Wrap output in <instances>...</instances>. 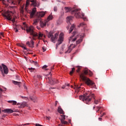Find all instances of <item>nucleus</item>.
Wrapping results in <instances>:
<instances>
[{
    "label": "nucleus",
    "mask_w": 126,
    "mask_h": 126,
    "mask_svg": "<svg viewBox=\"0 0 126 126\" xmlns=\"http://www.w3.org/2000/svg\"><path fill=\"white\" fill-rule=\"evenodd\" d=\"M7 2H11V4H14V5L20 4L21 2V0H14L13 1H11L9 0H7Z\"/></svg>",
    "instance_id": "13"
},
{
    "label": "nucleus",
    "mask_w": 126,
    "mask_h": 126,
    "mask_svg": "<svg viewBox=\"0 0 126 126\" xmlns=\"http://www.w3.org/2000/svg\"><path fill=\"white\" fill-rule=\"evenodd\" d=\"M65 12H71V14H74L76 18H83L84 21H87V18L84 17V13L80 12V9L72 10L71 8L65 7L64 8Z\"/></svg>",
    "instance_id": "2"
},
{
    "label": "nucleus",
    "mask_w": 126,
    "mask_h": 126,
    "mask_svg": "<svg viewBox=\"0 0 126 126\" xmlns=\"http://www.w3.org/2000/svg\"><path fill=\"white\" fill-rule=\"evenodd\" d=\"M12 82L15 85H19L21 83V82H17V81H13Z\"/></svg>",
    "instance_id": "29"
},
{
    "label": "nucleus",
    "mask_w": 126,
    "mask_h": 126,
    "mask_svg": "<svg viewBox=\"0 0 126 126\" xmlns=\"http://www.w3.org/2000/svg\"><path fill=\"white\" fill-rule=\"evenodd\" d=\"M67 23H70L72 20V17H67Z\"/></svg>",
    "instance_id": "23"
},
{
    "label": "nucleus",
    "mask_w": 126,
    "mask_h": 126,
    "mask_svg": "<svg viewBox=\"0 0 126 126\" xmlns=\"http://www.w3.org/2000/svg\"><path fill=\"white\" fill-rule=\"evenodd\" d=\"M53 18H54V17H53V16L49 15L47 18V20H48V21H50V20H52Z\"/></svg>",
    "instance_id": "33"
},
{
    "label": "nucleus",
    "mask_w": 126,
    "mask_h": 126,
    "mask_svg": "<svg viewBox=\"0 0 126 126\" xmlns=\"http://www.w3.org/2000/svg\"><path fill=\"white\" fill-rule=\"evenodd\" d=\"M74 70H75V68H72L71 71H70V75H72V74L74 72Z\"/></svg>",
    "instance_id": "34"
},
{
    "label": "nucleus",
    "mask_w": 126,
    "mask_h": 126,
    "mask_svg": "<svg viewBox=\"0 0 126 126\" xmlns=\"http://www.w3.org/2000/svg\"><path fill=\"white\" fill-rule=\"evenodd\" d=\"M2 66L0 65V71L1 72V74L3 77L5 76L4 74H7L8 73V68L6 65H4V64H2ZM2 68L3 70H2Z\"/></svg>",
    "instance_id": "8"
},
{
    "label": "nucleus",
    "mask_w": 126,
    "mask_h": 126,
    "mask_svg": "<svg viewBox=\"0 0 126 126\" xmlns=\"http://www.w3.org/2000/svg\"><path fill=\"white\" fill-rule=\"evenodd\" d=\"M73 44H71L69 47L68 48L67 50H66V51L65 52V54H67V53H70V52H71V51H72L73 49H74V48H75V45H74L73 46Z\"/></svg>",
    "instance_id": "11"
},
{
    "label": "nucleus",
    "mask_w": 126,
    "mask_h": 126,
    "mask_svg": "<svg viewBox=\"0 0 126 126\" xmlns=\"http://www.w3.org/2000/svg\"><path fill=\"white\" fill-rule=\"evenodd\" d=\"M26 45L29 47V48H34V41L33 40H31V41H27Z\"/></svg>",
    "instance_id": "15"
},
{
    "label": "nucleus",
    "mask_w": 126,
    "mask_h": 126,
    "mask_svg": "<svg viewBox=\"0 0 126 126\" xmlns=\"http://www.w3.org/2000/svg\"><path fill=\"white\" fill-rule=\"evenodd\" d=\"M24 87L25 89H27V88L26 87V86H25V85H24Z\"/></svg>",
    "instance_id": "52"
},
{
    "label": "nucleus",
    "mask_w": 126,
    "mask_h": 126,
    "mask_svg": "<svg viewBox=\"0 0 126 126\" xmlns=\"http://www.w3.org/2000/svg\"><path fill=\"white\" fill-rule=\"evenodd\" d=\"M26 31L27 33H30L31 35H32L33 37H38L39 40L41 39L43 37V36H44V34L41 33V32H39L38 34L34 32V27L33 26L28 27Z\"/></svg>",
    "instance_id": "3"
},
{
    "label": "nucleus",
    "mask_w": 126,
    "mask_h": 126,
    "mask_svg": "<svg viewBox=\"0 0 126 126\" xmlns=\"http://www.w3.org/2000/svg\"><path fill=\"white\" fill-rule=\"evenodd\" d=\"M74 89H76V90H79V89H80V86L76 85H75Z\"/></svg>",
    "instance_id": "35"
},
{
    "label": "nucleus",
    "mask_w": 126,
    "mask_h": 126,
    "mask_svg": "<svg viewBox=\"0 0 126 126\" xmlns=\"http://www.w3.org/2000/svg\"><path fill=\"white\" fill-rule=\"evenodd\" d=\"M54 11H55L56 12H57V11H58V7H54Z\"/></svg>",
    "instance_id": "42"
},
{
    "label": "nucleus",
    "mask_w": 126,
    "mask_h": 126,
    "mask_svg": "<svg viewBox=\"0 0 126 126\" xmlns=\"http://www.w3.org/2000/svg\"><path fill=\"white\" fill-rule=\"evenodd\" d=\"M33 64H34V65H38V62H34L33 63Z\"/></svg>",
    "instance_id": "46"
},
{
    "label": "nucleus",
    "mask_w": 126,
    "mask_h": 126,
    "mask_svg": "<svg viewBox=\"0 0 126 126\" xmlns=\"http://www.w3.org/2000/svg\"><path fill=\"white\" fill-rule=\"evenodd\" d=\"M40 20H41L40 19V18H38L37 17L36 19L33 21V24H34V25H36V24H37V23H38V22H39V21Z\"/></svg>",
    "instance_id": "22"
},
{
    "label": "nucleus",
    "mask_w": 126,
    "mask_h": 126,
    "mask_svg": "<svg viewBox=\"0 0 126 126\" xmlns=\"http://www.w3.org/2000/svg\"><path fill=\"white\" fill-rule=\"evenodd\" d=\"M98 120H99V121H101V120H102V118H98Z\"/></svg>",
    "instance_id": "57"
},
{
    "label": "nucleus",
    "mask_w": 126,
    "mask_h": 126,
    "mask_svg": "<svg viewBox=\"0 0 126 126\" xmlns=\"http://www.w3.org/2000/svg\"><path fill=\"white\" fill-rule=\"evenodd\" d=\"M79 99L82 100L84 103L87 104V105H89L90 104V101H91V98L90 97V94L85 93L83 95H80Z\"/></svg>",
    "instance_id": "5"
},
{
    "label": "nucleus",
    "mask_w": 126,
    "mask_h": 126,
    "mask_svg": "<svg viewBox=\"0 0 126 126\" xmlns=\"http://www.w3.org/2000/svg\"><path fill=\"white\" fill-rule=\"evenodd\" d=\"M78 27H83V28H85V27H86V24H85V23H81L79 25Z\"/></svg>",
    "instance_id": "24"
},
{
    "label": "nucleus",
    "mask_w": 126,
    "mask_h": 126,
    "mask_svg": "<svg viewBox=\"0 0 126 126\" xmlns=\"http://www.w3.org/2000/svg\"><path fill=\"white\" fill-rule=\"evenodd\" d=\"M46 79L51 85H55V84H57V83H59V81L56 79H52L51 77H48Z\"/></svg>",
    "instance_id": "9"
},
{
    "label": "nucleus",
    "mask_w": 126,
    "mask_h": 126,
    "mask_svg": "<svg viewBox=\"0 0 126 126\" xmlns=\"http://www.w3.org/2000/svg\"><path fill=\"white\" fill-rule=\"evenodd\" d=\"M47 67H48V66H47L46 65H44L42 67V68H43V69H45V68H47Z\"/></svg>",
    "instance_id": "45"
},
{
    "label": "nucleus",
    "mask_w": 126,
    "mask_h": 126,
    "mask_svg": "<svg viewBox=\"0 0 126 126\" xmlns=\"http://www.w3.org/2000/svg\"><path fill=\"white\" fill-rule=\"evenodd\" d=\"M0 35L3 37V32H0Z\"/></svg>",
    "instance_id": "49"
},
{
    "label": "nucleus",
    "mask_w": 126,
    "mask_h": 126,
    "mask_svg": "<svg viewBox=\"0 0 126 126\" xmlns=\"http://www.w3.org/2000/svg\"><path fill=\"white\" fill-rule=\"evenodd\" d=\"M31 3V6H37V7H39L40 6V3L39 2H37V0H27L26 7H27L29 4Z\"/></svg>",
    "instance_id": "6"
},
{
    "label": "nucleus",
    "mask_w": 126,
    "mask_h": 126,
    "mask_svg": "<svg viewBox=\"0 0 126 126\" xmlns=\"http://www.w3.org/2000/svg\"><path fill=\"white\" fill-rule=\"evenodd\" d=\"M77 69L76 70V72L78 73H79V72H80V69H81L82 67H81L80 66H77Z\"/></svg>",
    "instance_id": "30"
},
{
    "label": "nucleus",
    "mask_w": 126,
    "mask_h": 126,
    "mask_svg": "<svg viewBox=\"0 0 126 126\" xmlns=\"http://www.w3.org/2000/svg\"><path fill=\"white\" fill-rule=\"evenodd\" d=\"M47 23H48V21H40V26L41 27V28H44L46 25H47Z\"/></svg>",
    "instance_id": "17"
},
{
    "label": "nucleus",
    "mask_w": 126,
    "mask_h": 126,
    "mask_svg": "<svg viewBox=\"0 0 126 126\" xmlns=\"http://www.w3.org/2000/svg\"><path fill=\"white\" fill-rule=\"evenodd\" d=\"M68 28H69V27H67V29L68 30Z\"/></svg>",
    "instance_id": "63"
},
{
    "label": "nucleus",
    "mask_w": 126,
    "mask_h": 126,
    "mask_svg": "<svg viewBox=\"0 0 126 126\" xmlns=\"http://www.w3.org/2000/svg\"><path fill=\"white\" fill-rule=\"evenodd\" d=\"M45 14H46V13H45V12L41 11L37 13L36 17H37L38 18H40V19L41 20V18L44 17V16H45Z\"/></svg>",
    "instance_id": "12"
},
{
    "label": "nucleus",
    "mask_w": 126,
    "mask_h": 126,
    "mask_svg": "<svg viewBox=\"0 0 126 126\" xmlns=\"http://www.w3.org/2000/svg\"><path fill=\"white\" fill-rule=\"evenodd\" d=\"M65 88V86H63L62 87L63 89H64Z\"/></svg>",
    "instance_id": "54"
},
{
    "label": "nucleus",
    "mask_w": 126,
    "mask_h": 126,
    "mask_svg": "<svg viewBox=\"0 0 126 126\" xmlns=\"http://www.w3.org/2000/svg\"><path fill=\"white\" fill-rule=\"evenodd\" d=\"M58 36L59 33H56L54 36V35H53V32H50L48 35V38H51V41L53 42V43H56V40L58 39Z\"/></svg>",
    "instance_id": "7"
},
{
    "label": "nucleus",
    "mask_w": 126,
    "mask_h": 126,
    "mask_svg": "<svg viewBox=\"0 0 126 126\" xmlns=\"http://www.w3.org/2000/svg\"><path fill=\"white\" fill-rule=\"evenodd\" d=\"M104 115H106V114L105 113H103L102 115L104 116Z\"/></svg>",
    "instance_id": "61"
},
{
    "label": "nucleus",
    "mask_w": 126,
    "mask_h": 126,
    "mask_svg": "<svg viewBox=\"0 0 126 126\" xmlns=\"http://www.w3.org/2000/svg\"><path fill=\"white\" fill-rule=\"evenodd\" d=\"M63 42V33H62L59 35V38L58 39V43L56 44V49H58L59 45H61Z\"/></svg>",
    "instance_id": "10"
},
{
    "label": "nucleus",
    "mask_w": 126,
    "mask_h": 126,
    "mask_svg": "<svg viewBox=\"0 0 126 126\" xmlns=\"http://www.w3.org/2000/svg\"><path fill=\"white\" fill-rule=\"evenodd\" d=\"M87 74H89L90 76H92L93 75V73L91 72L90 70L87 68H85L83 70L82 73L79 74L80 77L83 80V81H85L87 85L89 86L91 88L97 89L96 88V85H95V83L86 77V75H87Z\"/></svg>",
    "instance_id": "1"
},
{
    "label": "nucleus",
    "mask_w": 126,
    "mask_h": 126,
    "mask_svg": "<svg viewBox=\"0 0 126 126\" xmlns=\"http://www.w3.org/2000/svg\"><path fill=\"white\" fill-rule=\"evenodd\" d=\"M21 13L22 14H23V11L22 10H21Z\"/></svg>",
    "instance_id": "53"
},
{
    "label": "nucleus",
    "mask_w": 126,
    "mask_h": 126,
    "mask_svg": "<svg viewBox=\"0 0 126 126\" xmlns=\"http://www.w3.org/2000/svg\"><path fill=\"white\" fill-rule=\"evenodd\" d=\"M31 100H32V101H33V102H37V101H36V99H35V98L33 97H30Z\"/></svg>",
    "instance_id": "37"
},
{
    "label": "nucleus",
    "mask_w": 126,
    "mask_h": 126,
    "mask_svg": "<svg viewBox=\"0 0 126 126\" xmlns=\"http://www.w3.org/2000/svg\"><path fill=\"white\" fill-rule=\"evenodd\" d=\"M19 46L21 47V48H23V49H24L25 50H26V51H28V50L27 49V48L25 47V45L24 44H19Z\"/></svg>",
    "instance_id": "27"
},
{
    "label": "nucleus",
    "mask_w": 126,
    "mask_h": 126,
    "mask_svg": "<svg viewBox=\"0 0 126 126\" xmlns=\"http://www.w3.org/2000/svg\"><path fill=\"white\" fill-rule=\"evenodd\" d=\"M36 126H43L42 125H40L39 124H35Z\"/></svg>",
    "instance_id": "47"
},
{
    "label": "nucleus",
    "mask_w": 126,
    "mask_h": 126,
    "mask_svg": "<svg viewBox=\"0 0 126 126\" xmlns=\"http://www.w3.org/2000/svg\"><path fill=\"white\" fill-rule=\"evenodd\" d=\"M90 96L91 98H94V104H95V105H97V104H99V100H96L95 98V95L94 94H92V93H91L90 94Z\"/></svg>",
    "instance_id": "14"
},
{
    "label": "nucleus",
    "mask_w": 126,
    "mask_h": 126,
    "mask_svg": "<svg viewBox=\"0 0 126 126\" xmlns=\"http://www.w3.org/2000/svg\"><path fill=\"white\" fill-rule=\"evenodd\" d=\"M30 125V124H29V123H26V124H24L23 125H24V126H28V125Z\"/></svg>",
    "instance_id": "50"
},
{
    "label": "nucleus",
    "mask_w": 126,
    "mask_h": 126,
    "mask_svg": "<svg viewBox=\"0 0 126 126\" xmlns=\"http://www.w3.org/2000/svg\"><path fill=\"white\" fill-rule=\"evenodd\" d=\"M81 42H82V38L81 37L80 39H79L76 41V45H78V44H80Z\"/></svg>",
    "instance_id": "31"
},
{
    "label": "nucleus",
    "mask_w": 126,
    "mask_h": 126,
    "mask_svg": "<svg viewBox=\"0 0 126 126\" xmlns=\"http://www.w3.org/2000/svg\"><path fill=\"white\" fill-rule=\"evenodd\" d=\"M58 112L60 113V114H62V115H64V112H63V110L62 108L59 107L58 109Z\"/></svg>",
    "instance_id": "21"
},
{
    "label": "nucleus",
    "mask_w": 126,
    "mask_h": 126,
    "mask_svg": "<svg viewBox=\"0 0 126 126\" xmlns=\"http://www.w3.org/2000/svg\"><path fill=\"white\" fill-rule=\"evenodd\" d=\"M74 29V25H72L71 27L70 28V30L69 31V33H71L72 32V31Z\"/></svg>",
    "instance_id": "28"
},
{
    "label": "nucleus",
    "mask_w": 126,
    "mask_h": 126,
    "mask_svg": "<svg viewBox=\"0 0 126 126\" xmlns=\"http://www.w3.org/2000/svg\"><path fill=\"white\" fill-rule=\"evenodd\" d=\"M59 126H63L61 125V124H59Z\"/></svg>",
    "instance_id": "64"
},
{
    "label": "nucleus",
    "mask_w": 126,
    "mask_h": 126,
    "mask_svg": "<svg viewBox=\"0 0 126 126\" xmlns=\"http://www.w3.org/2000/svg\"><path fill=\"white\" fill-rule=\"evenodd\" d=\"M19 105H21V103H17V106H19Z\"/></svg>",
    "instance_id": "51"
},
{
    "label": "nucleus",
    "mask_w": 126,
    "mask_h": 126,
    "mask_svg": "<svg viewBox=\"0 0 126 126\" xmlns=\"http://www.w3.org/2000/svg\"><path fill=\"white\" fill-rule=\"evenodd\" d=\"M2 112H4L7 114H11L12 113H14V111L12 110L11 109H5L2 110Z\"/></svg>",
    "instance_id": "18"
},
{
    "label": "nucleus",
    "mask_w": 126,
    "mask_h": 126,
    "mask_svg": "<svg viewBox=\"0 0 126 126\" xmlns=\"http://www.w3.org/2000/svg\"><path fill=\"white\" fill-rule=\"evenodd\" d=\"M2 3H3V4H6V0H0Z\"/></svg>",
    "instance_id": "40"
},
{
    "label": "nucleus",
    "mask_w": 126,
    "mask_h": 126,
    "mask_svg": "<svg viewBox=\"0 0 126 126\" xmlns=\"http://www.w3.org/2000/svg\"><path fill=\"white\" fill-rule=\"evenodd\" d=\"M93 110H95V106L93 107Z\"/></svg>",
    "instance_id": "60"
},
{
    "label": "nucleus",
    "mask_w": 126,
    "mask_h": 126,
    "mask_svg": "<svg viewBox=\"0 0 126 126\" xmlns=\"http://www.w3.org/2000/svg\"><path fill=\"white\" fill-rule=\"evenodd\" d=\"M36 11H37V9L36 8V7L33 8L31 13V16H34L35 13H36Z\"/></svg>",
    "instance_id": "19"
},
{
    "label": "nucleus",
    "mask_w": 126,
    "mask_h": 126,
    "mask_svg": "<svg viewBox=\"0 0 126 126\" xmlns=\"http://www.w3.org/2000/svg\"><path fill=\"white\" fill-rule=\"evenodd\" d=\"M18 112V111L15 110V111H14V112Z\"/></svg>",
    "instance_id": "59"
},
{
    "label": "nucleus",
    "mask_w": 126,
    "mask_h": 126,
    "mask_svg": "<svg viewBox=\"0 0 126 126\" xmlns=\"http://www.w3.org/2000/svg\"><path fill=\"white\" fill-rule=\"evenodd\" d=\"M27 106V103L24 102L21 103L20 106L18 107L19 108H25V107H26Z\"/></svg>",
    "instance_id": "20"
},
{
    "label": "nucleus",
    "mask_w": 126,
    "mask_h": 126,
    "mask_svg": "<svg viewBox=\"0 0 126 126\" xmlns=\"http://www.w3.org/2000/svg\"><path fill=\"white\" fill-rule=\"evenodd\" d=\"M29 70H30V71L31 72H33V71L34 70H35V68H32H32H29Z\"/></svg>",
    "instance_id": "38"
},
{
    "label": "nucleus",
    "mask_w": 126,
    "mask_h": 126,
    "mask_svg": "<svg viewBox=\"0 0 126 126\" xmlns=\"http://www.w3.org/2000/svg\"><path fill=\"white\" fill-rule=\"evenodd\" d=\"M21 98H22V99H24V98H26V97H24V96H21Z\"/></svg>",
    "instance_id": "55"
},
{
    "label": "nucleus",
    "mask_w": 126,
    "mask_h": 126,
    "mask_svg": "<svg viewBox=\"0 0 126 126\" xmlns=\"http://www.w3.org/2000/svg\"><path fill=\"white\" fill-rule=\"evenodd\" d=\"M2 15L4 17H5V19L12 21L13 23L15 22V18H13V19H12V16H13V13H12V12L8 10L4 11L2 13Z\"/></svg>",
    "instance_id": "4"
},
{
    "label": "nucleus",
    "mask_w": 126,
    "mask_h": 126,
    "mask_svg": "<svg viewBox=\"0 0 126 126\" xmlns=\"http://www.w3.org/2000/svg\"><path fill=\"white\" fill-rule=\"evenodd\" d=\"M61 117H62V119L61 120H63V121H64V120H65V115H61Z\"/></svg>",
    "instance_id": "39"
},
{
    "label": "nucleus",
    "mask_w": 126,
    "mask_h": 126,
    "mask_svg": "<svg viewBox=\"0 0 126 126\" xmlns=\"http://www.w3.org/2000/svg\"><path fill=\"white\" fill-rule=\"evenodd\" d=\"M35 63V61H32V63Z\"/></svg>",
    "instance_id": "58"
},
{
    "label": "nucleus",
    "mask_w": 126,
    "mask_h": 126,
    "mask_svg": "<svg viewBox=\"0 0 126 126\" xmlns=\"http://www.w3.org/2000/svg\"><path fill=\"white\" fill-rule=\"evenodd\" d=\"M57 105H58V101H55V106H57Z\"/></svg>",
    "instance_id": "48"
},
{
    "label": "nucleus",
    "mask_w": 126,
    "mask_h": 126,
    "mask_svg": "<svg viewBox=\"0 0 126 126\" xmlns=\"http://www.w3.org/2000/svg\"><path fill=\"white\" fill-rule=\"evenodd\" d=\"M102 107L101 106H96V109H97V110L96 111V113H98L100 111V109H101Z\"/></svg>",
    "instance_id": "36"
},
{
    "label": "nucleus",
    "mask_w": 126,
    "mask_h": 126,
    "mask_svg": "<svg viewBox=\"0 0 126 126\" xmlns=\"http://www.w3.org/2000/svg\"><path fill=\"white\" fill-rule=\"evenodd\" d=\"M61 126H63V125H67L68 123L66 121H65L64 120H61Z\"/></svg>",
    "instance_id": "26"
},
{
    "label": "nucleus",
    "mask_w": 126,
    "mask_h": 126,
    "mask_svg": "<svg viewBox=\"0 0 126 126\" xmlns=\"http://www.w3.org/2000/svg\"><path fill=\"white\" fill-rule=\"evenodd\" d=\"M66 86H69V84H67Z\"/></svg>",
    "instance_id": "62"
},
{
    "label": "nucleus",
    "mask_w": 126,
    "mask_h": 126,
    "mask_svg": "<svg viewBox=\"0 0 126 126\" xmlns=\"http://www.w3.org/2000/svg\"><path fill=\"white\" fill-rule=\"evenodd\" d=\"M8 102L12 104V105H16V104H17V102L15 100H10Z\"/></svg>",
    "instance_id": "25"
},
{
    "label": "nucleus",
    "mask_w": 126,
    "mask_h": 126,
    "mask_svg": "<svg viewBox=\"0 0 126 126\" xmlns=\"http://www.w3.org/2000/svg\"><path fill=\"white\" fill-rule=\"evenodd\" d=\"M76 34V32H73V35L70 36V39H69V42H70L71 41V42H75V41H76V39H77V37H74V35Z\"/></svg>",
    "instance_id": "16"
},
{
    "label": "nucleus",
    "mask_w": 126,
    "mask_h": 126,
    "mask_svg": "<svg viewBox=\"0 0 126 126\" xmlns=\"http://www.w3.org/2000/svg\"><path fill=\"white\" fill-rule=\"evenodd\" d=\"M42 50H43V52H46V51L47 50V49L46 48V47H43Z\"/></svg>",
    "instance_id": "44"
},
{
    "label": "nucleus",
    "mask_w": 126,
    "mask_h": 126,
    "mask_svg": "<svg viewBox=\"0 0 126 126\" xmlns=\"http://www.w3.org/2000/svg\"><path fill=\"white\" fill-rule=\"evenodd\" d=\"M14 29L15 30V32L17 33L18 32V30L17 29V25L14 24Z\"/></svg>",
    "instance_id": "32"
},
{
    "label": "nucleus",
    "mask_w": 126,
    "mask_h": 126,
    "mask_svg": "<svg viewBox=\"0 0 126 126\" xmlns=\"http://www.w3.org/2000/svg\"><path fill=\"white\" fill-rule=\"evenodd\" d=\"M1 114V109L0 108V115Z\"/></svg>",
    "instance_id": "56"
},
{
    "label": "nucleus",
    "mask_w": 126,
    "mask_h": 126,
    "mask_svg": "<svg viewBox=\"0 0 126 126\" xmlns=\"http://www.w3.org/2000/svg\"><path fill=\"white\" fill-rule=\"evenodd\" d=\"M1 92H3V90L0 88V97H1V94H2Z\"/></svg>",
    "instance_id": "41"
},
{
    "label": "nucleus",
    "mask_w": 126,
    "mask_h": 126,
    "mask_svg": "<svg viewBox=\"0 0 126 126\" xmlns=\"http://www.w3.org/2000/svg\"><path fill=\"white\" fill-rule=\"evenodd\" d=\"M37 78H39V79H42V76L40 75H37Z\"/></svg>",
    "instance_id": "43"
}]
</instances>
